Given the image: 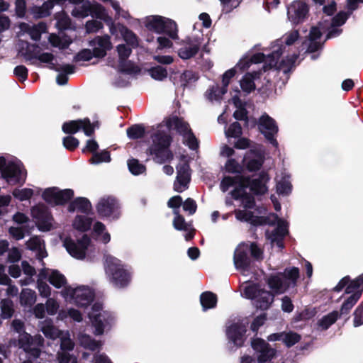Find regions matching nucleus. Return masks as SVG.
<instances>
[{"label":"nucleus","instance_id":"f257e3e1","mask_svg":"<svg viewBox=\"0 0 363 363\" xmlns=\"http://www.w3.org/2000/svg\"><path fill=\"white\" fill-rule=\"evenodd\" d=\"M166 129L176 130L182 136L183 142L189 148L195 150L198 147V141L193 134L188 123L183 118L177 116L167 118L157 127V130L152 136V143L147 150V153L152 156V159L157 163H164L173 158L172 153L169 150L172 138Z\"/></svg>","mask_w":363,"mask_h":363},{"label":"nucleus","instance_id":"f03ea898","mask_svg":"<svg viewBox=\"0 0 363 363\" xmlns=\"http://www.w3.org/2000/svg\"><path fill=\"white\" fill-rule=\"evenodd\" d=\"M298 277L299 269L297 267L286 268L283 273L272 274L266 279L271 292L260 289L257 284L246 282L241 286L242 294L254 300L257 308L265 310L274 301V295L284 294L290 287L295 286Z\"/></svg>","mask_w":363,"mask_h":363},{"label":"nucleus","instance_id":"7ed1b4c3","mask_svg":"<svg viewBox=\"0 0 363 363\" xmlns=\"http://www.w3.org/2000/svg\"><path fill=\"white\" fill-rule=\"evenodd\" d=\"M298 38V31L294 30L286 35L283 38L276 40L270 48L271 51L265 49L264 52L257 53L250 57L245 56L238 62L236 67L245 70L252 63L264 62L263 69L264 71L275 67L284 74H287L293 67L297 59V55L294 54L291 56L287 55L280 62L278 60L284 53L286 47L292 45Z\"/></svg>","mask_w":363,"mask_h":363},{"label":"nucleus","instance_id":"20e7f679","mask_svg":"<svg viewBox=\"0 0 363 363\" xmlns=\"http://www.w3.org/2000/svg\"><path fill=\"white\" fill-rule=\"evenodd\" d=\"M269 177L265 173H262L259 178L250 179L242 176L225 177L220 183V189L225 192L231 186H235L232 191V196L240 202V205L245 208H252L255 205L254 198L248 193L247 189L256 194H264L267 191V182Z\"/></svg>","mask_w":363,"mask_h":363},{"label":"nucleus","instance_id":"39448f33","mask_svg":"<svg viewBox=\"0 0 363 363\" xmlns=\"http://www.w3.org/2000/svg\"><path fill=\"white\" fill-rule=\"evenodd\" d=\"M235 218L240 221H245L252 225L267 224L269 228L266 231V236L270 240L272 245H276L278 248L284 247L282 240L288 233L287 223L278 218L274 213L269 214L267 217H258L254 216L251 211L247 210H235Z\"/></svg>","mask_w":363,"mask_h":363},{"label":"nucleus","instance_id":"423d86ee","mask_svg":"<svg viewBox=\"0 0 363 363\" xmlns=\"http://www.w3.org/2000/svg\"><path fill=\"white\" fill-rule=\"evenodd\" d=\"M345 286H347L346 294H351V296L343 303L340 309L342 314L347 313L359 299L363 291V274L352 281L350 280L349 277H345L339 281L334 290L340 291Z\"/></svg>","mask_w":363,"mask_h":363},{"label":"nucleus","instance_id":"0eeeda50","mask_svg":"<svg viewBox=\"0 0 363 363\" xmlns=\"http://www.w3.org/2000/svg\"><path fill=\"white\" fill-rule=\"evenodd\" d=\"M13 330L19 333L18 345L21 348L30 356L37 358L40 356L39 347L43 345L44 339L40 335L31 337L24 331V323L20 320H13L12 322Z\"/></svg>","mask_w":363,"mask_h":363},{"label":"nucleus","instance_id":"6e6552de","mask_svg":"<svg viewBox=\"0 0 363 363\" xmlns=\"http://www.w3.org/2000/svg\"><path fill=\"white\" fill-rule=\"evenodd\" d=\"M348 16L349 14L345 12H340L332 19V22L330 23V26L328 23L326 24L328 21L325 20L324 22H320L319 23V27H313L309 34L310 40L312 42V45L309 47L310 51L312 52L315 50L319 46L315 43V40L318 39L321 35L320 29L323 30H328L327 38H331L337 36L340 33L341 30L337 27L343 25L347 19Z\"/></svg>","mask_w":363,"mask_h":363},{"label":"nucleus","instance_id":"1a4fd4ad","mask_svg":"<svg viewBox=\"0 0 363 363\" xmlns=\"http://www.w3.org/2000/svg\"><path fill=\"white\" fill-rule=\"evenodd\" d=\"M104 267L110 281L116 287H124L130 282V274L118 259L106 255Z\"/></svg>","mask_w":363,"mask_h":363},{"label":"nucleus","instance_id":"9d476101","mask_svg":"<svg viewBox=\"0 0 363 363\" xmlns=\"http://www.w3.org/2000/svg\"><path fill=\"white\" fill-rule=\"evenodd\" d=\"M89 318L94 328V334L102 335L110 330L115 323V317L109 311H104L99 303H96L88 313Z\"/></svg>","mask_w":363,"mask_h":363},{"label":"nucleus","instance_id":"9b49d317","mask_svg":"<svg viewBox=\"0 0 363 363\" xmlns=\"http://www.w3.org/2000/svg\"><path fill=\"white\" fill-rule=\"evenodd\" d=\"M145 26L157 34L165 33L172 39H178L177 25L173 20L161 16H149L144 20Z\"/></svg>","mask_w":363,"mask_h":363},{"label":"nucleus","instance_id":"f8f14e48","mask_svg":"<svg viewBox=\"0 0 363 363\" xmlns=\"http://www.w3.org/2000/svg\"><path fill=\"white\" fill-rule=\"evenodd\" d=\"M0 172L9 184H23L26 179V172L20 161L7 162L4 157H0Z\"/></svg>","mask_w":363,"mask_h":363},{"label":"nucleus","instance_id":"ddd939ff","mask_svg":"<svg viewBox=\"0 0 363 363\" xmlns=\"http://www.w3.org/2000/svg\"><path fill=\"white\" fill-rule=\"evenodd\" d=\"M60 294L66 301L73 303L81 307L86 306L93 301L94 296L93 290L85 286L76 288L65 287L61 291Z\"/></svg>","mask_w":363,"mask_h":363},{"label":"nucleus","instance_id":"4468645a","mask_svg":"<svg viewBox=\"0 0 363 363\" xmlns=\"http://www.w3.org/2000/svg\"><path fill=\"white\" fill-rule=\"evenodd\" d=\"M119 203L112 196H104L98 201L96 208L101 217L118 218L120 216Z\"/></svg>","mask_w":363,"mask_h":363},{"label":"nucleus","instance_id":"2eb2a0df","mask_svg":"<svg viewBox=\"0 0 363 363\" xmlns=\"http://www.w3.org/2000/svg\"><path fill=\"white\" fill-rule=\"evenodd\" d=\"M201 33L187 37L182 46L178 50L179 56L183 60H188L195 56L199 52L203 41Z\"/></svg>","mask_w":363,"mask_h":363},{"label":"nucleus","instance_id":"dca6fc26","mask_svg":"<svg viewBox=\"0 0 363 363\" xmlns=\"http://www.w3.org/2000/svg\"><path fill=\"white\" fill-rule=\"evenodd\" d=\"M90 238L84 235L82 239L75 242L69 238H67L63 240V245L69 254L76 259H83L85 257L86 250L90 246Z\"/></svg>","mask_w":363,"mask_h":363},{"label":"nucleus","instance_id":"f3484780","mask_svg":"<svg viewBox=\"0 0 363 363\" xmlns=\"http://www.w3.org/2000/svg\"><path fill=\"white\" fill-rule=\"evenodd\" d=\"M31 215L41 231H49L52 226V218L47 207L38 205L32 208Z\"/></svg>","mask_w":363,"mask_h":363},{"label":"nucleus","instance_id":"a211bd4d","mask_svg":"<svg viewBox=\"0 0 363 363\" xmlns=\"http://www.w3.org/2000/svg\"><path fill=\"white\" fill-rule=\"evenodd\" d=\"M259 130L266 139L274 147H277L278 143L274 135L278 132V126L275 121L267 114L262 115L258 123Z\"/></svg>","mask_w":363,"mask_h":363},{"label":"nucleus","instance_id":"6ab92c4d","mask_svg":"<svg viewBox=\"0 0 363 363\" xmlns=\"http://www.w3.org/2000/svg\"><path fill=\"white\" fill-rule=\"evenodd\" d=\"M74 196L71 189L60 190L56 187L48 188L43 193V199L50 204H63Z\"/></svg>","mask_w":363,"mask_h":363},{"label":"nucleus","instance_id":"aec40b11","mask_svg":"<svg viewBox=\"0 0 363 363\" xmlns=\"http://www.w3.org/2000/svg\"><path fill=\"white\" fill-rule=\"evenodd\" d=\"M59 338L60 339V352H58L59 363H77L76 357L69 353L74 346L69 331H64Z\"/></svg>","mask_w":363,"mask_h":363},{"label":"nucleus","instance_id":"412c9836","mask_svg":"<svg viewBox=\"0 0 363 363\" xmlns=\"http://www.w3.org/2000/svg\"><path fill=\"white\" fill-rule=\"evenodd\" d=\"M308 11L306 3L300 0L294 1L288 6V18L292 23L298 24L307 18Z\"/></svg>","mask_w":363,"mask_h":363},{"label":"nucleus","instance_id":"4be33fe9","mask_svg":"<svg viewBox=\"0 0 363 363\" xmlns=\"http://www.w3.org/2000/svg\"><path fill=\"white\" fill-rule=\"evenodd\" d=\"M249 245L240 244L238 246L234 254V264L235 268L243 275H247L250 270V259L248 257Z\"/></svg>","mask_w":363,"mask_h":363},{"label":"nucleus","instance_id":"5701e85b","mask_svg":"<svg viewBox=\"0 0 363 363\" xmlns=\"http://www.w3.org/2000/svg\"><path fill=\"white\" fill-rule=\"evenodd\" d=\"M177 176L174 184V189L182 192L188 188L190 182L189 166L185 157H183L179 164L177 167Z\"/></svg>","mask_w":363,"mask_h":363},{"label":"nucleus","instance_id":"b1692460","mask_svg":"<svg viewBox=\"0 0 363 363\" xmlns=\"http://www.w3.org/2000/svg\"><path fill=\"white\" fill-rule=\"evenodd\" d=\"M264 161L263 150L261 145L251 148L245 155L243 162L249 171H255L260 168Z\"/></svg>","mask_w":363,"mask_h":363},{"label":"nucleus","instance_id":"393cba45","mask_svg":"<svg viewBox=\"0 0 363 363\" xmlns=\"http://www.w3.org/2000/svg\"><path fill=\"white\" fill-rule=\"evenodd\" d=\"M252 347L257 352L259 363L271 361L276 355L277 352L271 348L264 340L257 338L252 341Z\"/></svg>","mask_w":363,"mask_h":363},{"label":"nucleus","instance_id":"a878e982","mask_svg":"<svg viewBox=\"0 0 363 363\" xmlns=\"http://www.w3.org/2000/svg\"><path fill=\"white\" fill-rule=\"evenodd\" d=\"M94 128L95 125L91 124L88 118H84L65 123L62 125V130L65 133L74 134L82 129L86 135L90 136L93 134Z\"/></svg>","mask_w":363,"mask_h":363},{"label":"nucleus","instance_id":"bb28decb","mask_svg":"<svg viewBox=\"0 0 363 363\" xmlns=\"http://www.w3.org/2000/svg\"><path fill=\"white\" fill-rule=\"evenodd\" d=\"M246 323L238 322L230 325L226 331L227 337L230 343H233L236 347H240L243 345L245 340L246 333Z\"/></svg>","mask_w":363,"mask_h":363},{"label":"nucleus","instance_id":"cd10ccee","mask_svg":"<svg viewBox=\"0 0 363 363\" xmlns=\"http://www.w3.org/2000/svg\"><path fill=\"white\" fill-rule=\"evenodd\" d=\"M89 46L92 48L94 57L102 58L106 55V52L112 48L110 36H97L89 41Z\"/></svg>","mask_w":363,"mask_h":363},{"label":"nucleus","instance_id":"c85d7f7f","mask_svg":"<svg viewBox=\"0 0 363 363\" xmlns=\"http://www.w3.org/2000/svg\"><path fill=\"white\" fill-rule=\"evenodd\" d=\"M40 277L46 278L57 289L66 287L67 279L58 270L44 268L40 270Z\"/></svg>","mask_w":363,"mask_h":363},{"label":"nucleus","instance_id":"c756f323","mask_svg":"<svg viewBox=\"0 0 363 363\" xmlns=\"http://www.w3.org/2000/svg\"><path fill=\"white\" fill-rule=\"evenodd\" d=\"M66 0H48L41 6H33L30 12L35 18H42L50 16L55 4L63 5Z\"/></svg>","mask_w":363,"mask_h":363},{"label":"nucleus","instance_id":"7c9ffc66","mask_svg":"<svg viewBox=\"0 0 363 363\" xmlns=\"http://www.w3.org/2000/svg\"><path fill=\"white\" fill-rule=\"evenodd\" d=\"M21 32L28 33L34 40H39L43 33L46 30V26L44 23H39L37 25L30 26L26 23H21L19 25Z\"/></svg>","mask_w":363,"mask_h":363},{"label":"nucleus","instance_id":"2f4dec72","mask_svg":"<svg viewBox=\"0 0 363 363\" xmlns=\"http://www.w3.org/2000/svg\"><path fill=\"white\" fill-rule=\"evenodd\" d=\"M39 326L40 330L44 335L50 339L55 340L59 338L64 330H59L57 327L53 325L51 319H46L43 321L40 322Z\"/></svg>","mask_w":363,"mask_h":363},{"label":"nucleus","instance_id":"473e14b6","mask_svg":"<svg viewBox=\"0 0 363 363\" xmlns=\"http://www.w3.org/2000/svg\"><path fill=\"white\" fill-rule=\"evenodd\" d=\"M50 68L60 72L56 79L59 85H65L67 82L68 78L65 74H72L74 72V67L69 64L55 66L54 64L51 63Z\"/></svg>","mask_w":363,"mask_h":363},{"label":"nucleus","instance_id":"72a5a7b5","mask_svg":"<svg viewBox=\"0 0 363 363\" xmlns=\"http://www.w3.org/2000/svg\"><path fill=\"white\" fill-rule=\"evenodd\" d=\"M27 247L33 251L36 252V256L38 259H42L47 257L48 254L45 250V245L43 240L38 237L31 238L27 242Z\"/></svg>","mask_w":363,"mask_h":363},{"label":"nucleus","instance_id":"f704fd0d","mask_svg":"<svg viewBox=\"0 0 363 363\" xmlns=\"http://www.w3.org/2000/svg\"><path fill=\"white\" fill-rule=\"evenodd\" d=\"M91 208V204L87 199L79 197L69 204L68 209L69 211H79L82 213H88Z\"/></svg>","mask_w":363,"mask_h":363},{"label":"nucleus","instance_id":"c9c22d12","mask_svg":"<svg viewBox=\"0 0 363 363\" xmlns=\"http://www.w3.org/2000/svg\"><path fill=\"white\" fill-rule=\"evenodd\" d=\"M259 74V72L247 73L244 75L242 79L240 80V86L243 91L250 93L255 90V84L254 79Z\"/></svg>","mask_w":363,"mask_h":363},{"label":"nucleus","instance_id":"e433bc0d","mask_svg":"<svg viewBox=\"0 0 363 363\" xmlns=\"http://www.w3.org/2000/svg\"><path fill=\"white\" fill-rule=\"evenodd\" d=\"M90 15L96 18L104 20V21L111 20L105 8L96 2H90Z\"/></svg>","mask_w":363,"mask_h":363},{"label":"nucleus","instance_id":"4c0bfd02","mask_svg":"<svg viewBox=\"0 0 363 363\" xmlns=\"http://www.w3.org/2000/svg\"><path fill=\"white\" fill-rule=\"evenodd\" d=\"M91 223L92 219L86 216L78 215L73 220L72 225L77 230L85 232L89 230Z\"/></svg>","mask_w":363,"mask_h":363},{"label":"nucleus","instance_id":"58836bf2","mask_svg":"<svg viewBox=\"0 0 363 363\" xmlns=\"http://www.w3.org/2000/svg\"><path fill=\"white\" fill-rule=\"evenodd\" d=\"M106 226L99 221L94 223L93 225V232L95 236L104 243H108L111 240L110 234L105 231Z\"/></svg>","mask_w":363,"mask_h":363},{"label":"nucleus","instance_id":"ea45409f","mask_svg":"<svg viewBox=\"0 0 363 363\" xmlns=\"http://www.w3.org/2000/svg\"><path fill=\"white\" fill-rule=\"evenodd\" d=\"M36 294L30 289H23L20 295V302L23 306L30 307L36 301Z\"/></svg>","mask_w":363,"mask_h":363},{"label":"nucleus","instance_id":"a19ab883","mask_svg":"<svg viewBox=\"0 0 363 363\" xmlns=\"http://www.w3.org/2000/svg\"><path fill=\"white\" fill-rule=\"evenodd\" d=\"M227 89L226 87L221 86L220 87L218 85L213 86L209 88L206 93V98L211 101H219L222 99L223 96L226 94Z\"/></svg>","mask_w":363,"mask_h":363},{"label":"nucleus","instance_id":"79ce46f5","mask_svg":"<svg viewBox=\"0 0 363 363\" xmlns=\"http://www.w3.org/2000/svg\"><path fill=\"white\" fill-rule=\"evenodd\" d=\"M276 180L277 193L281 195H288L291 191V185L289 177L284 176L279 178V177L277 176Z\"/></svg>","mask_w":363,"mask_h":363},{"label":"nucleus","instance_id":"37998d69","mask_svg":"<svg viewBox=\"0 0 363 363\" xmlns=\"http://www.w3.org/2000/svg\"><path fill=\"white\" fill-rule=\"evenodd\" d=\"M35 192L39 194L40 189L38 188H35V189L30 188L15 189L12 194L16 199L23 201L30 199Z\"/></svg>","mask_w":363,"mask_h":363},{"label":"nucleus","instance_id":"c03bdc74","mask_svg":"<svg viewBox=\"0 0 363 363\" xmlns=\"http://www.w3.org/2000/svg\"><path fill=\"white\" fill-rule=\"evenodd\" d=\"M200 301L204 311L214 308L217 303L216 295L211 292L203 293L201 295Z\"/></svg>","mask_w":363,"mask_h":363},{"label":"nucleus","instance_id":"a18cd8bd","mask_svg":"<svg viewBox=\"0 0 363 363\" xmlns=\"http://www.w3.org/2000/svg\"><path fill=\"white\" fill-rule=\"evenodd\" d=\"M49 41L52 46L60 49H65L72 43V40L69 38L66 37L60 38L55 34H51L50 35Z\"/></svg>","mask_w":363,"mask_h":363},{"label":"nucleus","instance_id":"49530a36","mask_svg":"<svg viewBox=\"0 0 363 363\" xmlns=\"http://www.w3.org/2000/svg\"><path fill=\"white\" fill-rule=\"evenodd\" d=\"M338 316V312L334 311L328 313V315L323 316L318 321V325L320 327H321L322 329L326 330L337 320Z\"/></svg>","mask_w":363,"mask_h":363},{"label":"nucleus","instance_id":"de8ad7c7","mask_svg":"<svg viewBox=\"0 0 363 363\" xmlns=\"http://www.w3.org/2000/svg\"><path fill=\"white\" fill-rule=\"evenodd\" d=\"M174 214L175 217L173 220V225L175 229L183 231H187L191 229V224L185 221L184 218L179 215V211L174 210Z\"/></svg>","mask_w":363,"mask_h":363},{"label":"nucleus","instance_id":"09e8293b","mask_svg":"<svg viewBox=\"0 0 363 363\" xmlns=\"http://www.w3.org/2000/svg\"><path fill=\"white\" fill-rule=\"evenodd\" d=\"M46 278L40 277V272L38 275L37 280V288L38 289L39 294L42 297L48 298L51 295V288L50 286L45 282Z\"/></svg>","mask_w":363,"mask_h":363},{"label":"nucleus","instance_id":"8fccbe9b","mask_svg":"<svg viewBox=\"0 0 363 363\" xmlns=\"http://www.w3.org/2000/svg\"><path fill=\"white\" fill-rule=\"evenodd\" d=\"M68 316L77 322H80L82 320L81 313L78 310L74 308H69L67 311H60L58 313L57 319L63 320Z\"/></svg>","mask_w":363,"mask_h":363},{"label":"nucleus","instance_id":"3c124183","mask_svg":"<svg viewBox=\"0 0 363 363\" xmlns=\"http://www.w3.org/2000/svg\"><path fill=\"white\" fill-rule=\"evenodd\" d=\"M79 341L82 347L91 350H95L100 345V343L99 342L92 340L90 336L84 334L79 335Z\"/></svg>","mask_w":363,"mask_h":363},{"label":"nucleus","instance_id":"603ef678","mask_svg":"<svg viewBox=\"0 0 363 363\" xmlns=\"http://www.w3.org/2000/svg\"><path fill=\"white\" fill-rule=\"evenodd\" d=\"M1 317L3 318H9L13 313V305L11 300L5 298L1 302Z\"/></svg>","mask_w":363,"mask_h":363},{"label":"nucleus","instance_id":"864d4df0","mask_svg":"<svg viewBox=\"0 0 363 363\" xmlns=\"http://www.w3.org/2000/svg\"><path fill=\"white\" fill-rule=\"evenodd\" d=\"M72 15L76 18H84L90 15V1L84 2L81 6L75 7Z\"/></svg>","mask_w":363,"mask_h":363},{"label":"nucleus","instance_id":"5fc2aeb1","mask_svg":"<svg viewBox=\"0 0 363 363\" xmlns=\"http://www.w3.org/2000/svg\"><path fill=\"white\" fill-rule=\"evenodd\" d=\"M128 167L130 172L134 175L141 174L146 170L145 166L140 163L136 159L129 160L128 161Z\"/></svg>","mask_w":363,"mask_h":363},{"label":"nucleus","instance_id":"6e6d98bb","mask_svg":"<svg viewBox=\"0 0 363 363\" xmlns=\"http://www.w3.org/2000/svg\"><path fill=\"white\" fill-rule=\"evenodd\" d=\"M301 336L294 332H283L282 342L287 346L291 347L298 342Z\"/></svg>","mask_w":363,"mask_h":363},{"label":"nucleus","instance_id":"4d7b16f0","mask_svg":"<svg viewBox=\"0 0 363 363\" xmlns=\"http://www.w3.org/2000/svg\"><path fill=\"white\" fill-rule=\"evenodd\" d=\"M110 161V154L106 150L94 153L92 157L90 159L91 163L94 164H98L101 162H108Z\"/></svg>","mask_w":363,"mask_h":363},{"label":"nucleus","instance_id":"13d9d810","mask_svg":"<svg viewBox=\"0 0 363 363\" xmlns=\"http://www.w3.org/2000/svg\"><path fill=\"white\" fill-rule=\"evenodd\" d=\"M150 76L159 81L164 79L167 77V69L161 66H157L149 69Z\"/></svg>","mask_w":363,"mask_h":363},{"label":"nucleus","instance_id":"bf43d9fd","mask_svg":"<svg viewBox=\"0 0 363 363\" xmlns=\"http://www.w3.org/2000/svg\"><path fill=\"white\" fill-rule=\"evenodd\" d=\"M123 40L133 48L138 46V38L136 35L125 27V30L122 34Z\"/></svg>","mask_w":363,"mask_h":363},{"label":"nucleus","instance_id":"052dcab7","mask_svg":"<svg viewBox=\"0 0 363 363\" xmlns=\"http://www.w3.org/2000/svg\"><path fill=\"white\" fill-rule=\"evenodd\" d=\"M94 57V55L90 49H83L74 57V61L76 62H86L91 60Z\"/></svg>","mask_w":363,"mask_h":363},{"label":"nucleus","instance_id":"680f3d73","mask_svg":"<svg viewBox=\"0 0 363 363\" xmlns=\"http://www.w3.org/2000/svg\"><path fill=\"white\" fill-rule=\"evenodd\" d=\"M227 138H238L242 134V128L239 123L235 122L225 130Z\"/></svg>","mask_w":363,"mask_h":363},{"label":"nucleus","instance_id":"e2e57ef3","mask_svg":"<svg viewBox=\"0 0 363 363\" xmlns=\"http://www.w3.org/2000/svg\"><path fill=\"white\" fill-rule=\"evenodd\" d=\"M127 135L130 139L140 138L144 135V128L140 125H133L127 130Z\"/></svg>","mask_w":363,"mask_h":363},{"label":"nucleus","instance_id":"0e129e2a","mask_svg":"<svg viewBox=\"0 0 363 363\" xmlns=\"http://www.w3.org/2000/svg\"><path fill=\"white\" fill-rule=\"evenodd\" d=\"M85 28L87 33H96L103 28V24L100 21L91 20L86 23Z\"/></svg>","mask_w":363,"mask_h":363},{"label":"nucleus","instance_id":"69168bd1","mask_svg":"<svg viewBox=\"0 0 363 363\" xmlns=\"http://www.w3.org/2000/svg\"><path fill=\"white\" fill-rule=\"evenodd\" d=\"M45 308L47 313L50 315H53L57 313L59 309V303L55 299L49 298L46 301Z\"/></svg>","mask_w":363,"mask_h":363},{"label":"nucleus","instance_id":"338daca9","mask_svg":"<svg viewBox=\"0 0 363 363\" xmlns=\"http://www.w3.org/2000/svg\"><path fill=\"white\" fill-rule=\"evenodd\" d=\"M110 21L109 26V31L112 35L118 37V34L122 35L123 31L125 30V26L121 23H114L112 22L111 19L108 20Z\"/></svg>","mask_w":363,"mask_h":363},{"label":"nucleus","instance_id":"774afa93","mask_svg":"<svg viewBox=\"0 0 363 363\" xmlns=\"http://www.w3.org/2000/svg\"><path fill=\"white\" fill-rule=\"evenodd\" d=\"M79 144V140L73 136H67L63 139V145L69 150H74L78 147Z\"/></svg>","mask_w":363,"mask_h":363}]
</instances>
